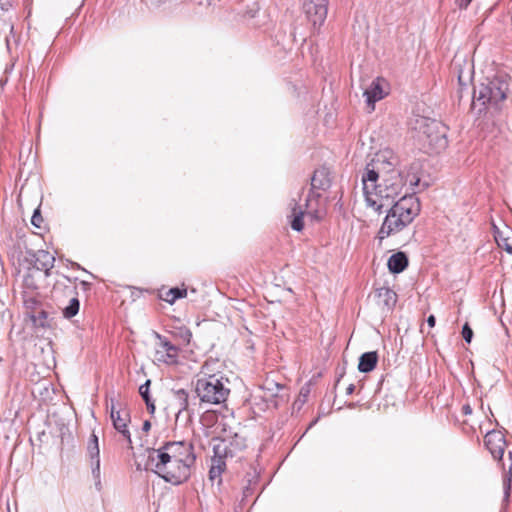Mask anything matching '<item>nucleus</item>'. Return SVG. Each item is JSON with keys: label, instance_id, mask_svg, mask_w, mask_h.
<instances>
[{"label": "nucleus", "instance_id": "f257e3e1", "mask_svg": "<svg viewBox=\"0 0 512 512\" xmlns=\"http://www.w3.org/2000/svg\"><path fill=\"white\" fill-rule=\"evenodd\" d=\"M399 164V156L390 148L379 150L367 164L361 177L362 190L367 206L374 211L380 213L390 207L406 186L412 191L420 186V177L414 172L404 176L397 169Z\"/></svg>", "mask_w": 512, "mask_h": 512}, {"label": "nucleus", "instance_id": "f03ea898", "mask_svg": "<svg viewBox=\"0 0 512 512\" xmlns=\"http://www.w3.org/2000/svg\"><path fill=\"white\" fill-rule=\"evenodd\" d=\"M196 456L193 445L186 441L167 442L149 451L146 468L174 485L188 480Z\"/></svg>", "mask_w": 512, "mask_h": 512}, {"label": "nucleus", "instance_id": "7ed1b4c3", "mask_svg": "<svg viewBox=\"0 0 512 512\" xmlns=\"http://www.w3.org/2000/svg\"><path fill=\"white\" fill-rule=\"evenodd\" d=\"M415 192L416 188L412 191L410 186H406L401 198L389 208L379 230L380 239L402 231L419 214L420 204L414 196Z\"/></svg>", "mask_w": 512, "mask_h": 512}, {"label": "nucleus", "instance_id": "20e7f679", "mask_svg": "<svg viewBox=\"0 0 512 512\" xmlns=\"http://www.w3.org/2000/svg\"><path fill=\"white\" fill-rule=\"evenodd\" d=\"M511 77L505 73H497L486 78L474 88V103L486 110L499 112L504 108L510 92Z\"/></svg>", "mask_w": 512, "mask_h": 512}, {"label": "nucleus", "instance_id": "39448f33", "mask_svg": "<svg viewBox=\"0 0 512 512\" xmlns=\"http://www.w3.org/2000/svg\"><path fill=\"white\" fill-rule=\"evenodd\" d=\"M229 381L218 374H210L209 365L205 363L195 384V392L203 404L218 405L224 403L230 393Z\"/></svg>", "mask_w": 512, "mask_h": 512}, {"label": "nucleus", "instance_id": "423d86ee", "mask_svg": "<svg viewBox=\"0 0 512 512\" xmlns=\"http://www.w3.org/2000/svg\"><path fill=\"white\" fill-rule=\"evenodd\" d=\"M413 137L425 148L439 153L447 147V127L441 122L424 116H415L410 121Z\"/></svg>", "mask_w": 512, "mask_h": 512}, {"label": "nucleus", "instance_id": "0eeeda50", "mask_svg": "<svg viewBox=\"0 0 512 512\" xmlns=\"http://www.w3.org/2000/svg\"><path fill=\"white\" fill-rule=\"evenodd\" d=\"M303 11L314 28H319L326 20L328 0H304Z\"/></svg>", "mask_w": 512, "mask_h": 512}, {"label": "nucleus", "instance_id": "6e6552de", "mask_svg": "<svg viewBox=\"0 0 512 512\" xmlns=\"http://www.w3.org/2000/svg\"><path fill=\"white\" fill-rule=\"evenodd\" d=\"M158 342L155 349V360L165 364H175L178 360L179 348L167 338L156 333Z\"/></svg>", "mask_w": 512, "mask_h": 512}, {"label": "nucleus", "instance_id": "1a4fd4ad", "mask_svg": "<svg viewBox=\"0 0 512 512\" xmlns=\"http://www.w3.org/2000/svg\"><path fill=\"white\" fill-rule=\"evenodd\" d=\"M110 418L114 428L127 439L129 444H131V435L127 428V425L130 422V414L128 410L122 407L121 404L115 405L112 401L110 407Z\"/></svg>", "mask_w": 512, "mask_h": 512}, {"label": "nucleus", "instance_id": "9d476101", "mask_svg": "<svg viewBox=\"0 0 512 512\" xmlns=\"http://www.w3.org/2000/svg\"><path fill=\"white\" fill-rule=\"evenodd\" d=\"M484 444L494 459H502L506 447V440L501 431L492 430L488 432L484 437Z\"/></svg>", "mask_w": 512, "mask_h": 512}, {"label": "nucleus", "instance_id": "9b49d317", "mask_svg": "<svg viewBox=\"0 0 512 512\" xmlns=\"http://www.w3.org/2000/svg\"><path fill=\"white\" fill-rule=\"evenodd\" d=\"M88 454L91 460L92 475L97 490H101L100 450L98 437L92 434L88 442Z\"/></svg>", "mask_w": 512, "mask_h": 512}, {"label": "nucleus", "instance_id": "f8f14e48", "mask_svg": "<svg viewBox=\"0 0 512 512\" xmlns=\"http://www.w3.org/2000/svg\"><path fill=\"white\" fill-rule=\"evenodd\" d=\"M221 441L224 446L225 456L233 457L237 452L242 451L246 447V439L239 432L224 431Z\"/></svg>", "mask_w": 512, "mask_h": 512}, {"label": "nucleus", "instance_id": "ddd939ff", "mask_svg": "<svg viewBox=\"0 0 512 512\" xmlns=\"http://www.w3.org/2000/svg\"><path fill=\"white\" fill-rule=\"evenodd\" d=\"M373 298L376 305L382 311H389L397 301L396 293L388 287H381L376 289Z\"/></svg>", "mask_w": 512, "mask_h": 512}, {"label": "nucleus", "instance_id": "4468645a", "mask_svg": "<svg viewBox=\"0 0 512 512\" xmlns=\"http://www.w3.org/2000/svg\"><path fill=\"white\" fill-rule=\"evenodd\" d=\"M313 201L314 200L310 197L306 200L305 210L301 206H298L296 203L294 204V206L292 207L291 215H290V218H291L290 224H291V227L293 230L301 231L303 229V227H304L303 216L305 213H308V214L311 213L310 208L312 206Z\"/></svg>", "mask_w": 512, "mask_h": 512}, {"label": "nucleus", "instance_id": "2eb2a0df", "mask_svg": "<svg viewBox=\"0 0 512 512\" xmlns=\"http://www.w3.org/2000/svg\"><path fill=\"white\" fill-rule=\"evenodd\" d=\"M364 96L366 97V103L369 111L372 112L375 109V103L384 98L385 92L381 85V79L374 80L370 87L365 90Z\"/></svg>", "mask_w": 512, "mask_h": 512}, {"label": "nucleus", "instance_id": "dca6fc26", "mask_svg": "<svg viewBox=\"0 0 512 512\" xmlns=\"http://www.w3.org/2000/svg\"><path fill=\"white\" fill-rule=\"evenodd\" d=\"M55 257L46 250H39L35 254V266L38 270H43L48 275L49 270L54 267Z\"/></svg>", "mask_w": 512, "mask_h": 512}, {"label": "nucleus", "instance_id": "f3484780", "mask_svg": "<svg viewBox=\"0 0 512 512\" xmlns=\"http://www.w3.org/2000/svg\"><path fill=\"white\" fill-rule=\"evenodd\" d=\"M331 184L330 172L327 168H319L315 170L312 179L311 186L312 189H320L325 190L329 188Z\"/></svg>", "mask_w": 512, "mask_h": 512}, {"label": "nucleus", "instance_id": "a211bd4d", "mask_svg": "<svg viewBox=\"0 0 512 512\" xmlns=\"http://www.w3.org/2000/svg\"><path fill=\"white\" fill-rule=\"evenodd\" d=\"M408 265V258L403 252H397L388 259L387 266L391 273L397 274L405 270Z\"/></svg>", "mask_w": 512, "mask_h": 512}, {"label": "nucleus", "instance_id": "6ab92c4d", "mask_svg": "<svg viewBox=\"0 0 512 512\" xmlns=\"http://www.w3.org/2000/svg\"><path fill=\"white\" fill-rule=\"evenodd\" d=\"M378 361V355L375 351L366 352L359 359L358 369L363 373L372 371Z\"/></svg>", "mask_w": 512, "mask_h": 512}, {"label": "nucleus", "instance_id": "aec40b11", "mask_svg": "<svg viewBox=\"0 0 512 512\" xmlns=\"http://www.w3.org/2000/svg\"><path fill=\"white\" fill-rule=\"evenodd\" d=\"M225 469L224 461L219 457L213 460L212 466L209 470V478L214 481L216 479L221 481L220 476Z\"/></svg>", "mask_w": 512, "mask_h": 512}, {"label": "nucleus", "instance_id": "412c9836", "mask_svg": "<svg viewBox=\"0 0 512 512\" xmlns=\"http://www.w3.org/2000/svg\"><path fill=\"white\" fill-rule=\"evenodd\" d=\"M79 300L74 297L70 300L69 305L63 309V315L65 318L70 319L74 317L79 311Z\"/></svg>", "mask_w": 512, "mask_h": 512}, {"label": "nucleus", "instance_id": "4be33fe9", "mask_svg": "<svg viewBox=\"0 0 512 512\" xmlns=\"http://www.w3.org/2000/svg\"><path fill=\"white\" fill-rule=\"evenodd\" d=\"M176 399L179 402V412L189 410V394L184 389L177 390L175 392Z\"/></svg>", "mask_w": 512, "mask_h": 512}, {"label": "nucleus", "instance_id": "5701e85b", "mask_svg": "<svg viewBox=\"0 0 512 512\" xmlns=\"http://www.w3.org/2000/svg\"><path fill=\"white\" fill-rule=\"evenodd\" d=\"M187 294L186 289L171 288L164 298L165 301L173 304L177 299L185 297Z\"/></svg>", "mask_w": 512, "mask_h": 512}, {"label": "nucleus", "instance_id": "b1692460", "mask_svg": "<svg viewBox=\"0 0 512 512\" xmlns=\"http://www.w3.org/2000/svg\"><path fill=\"white\" fill-rule=\"evenodd\" d=\"M281 389L282 386L277 383L266 382L264 385V390L267 391L268 393H265V397L268 398L272 396H277V392Z\"/></svg>", "mask_w": 512, "mask_h": 512}, {"label": "nucleus", "instance_id": "393cba45", "mask_svg": "<svg viewBox=\"0 0 512 512\" xmlns=\"http://www.w3.org/2000/svg\"><path fill=\"white\" fill-rule=\"evenodd\" d=\"M150 380H147L143 385L139 387V393L144 399L146 405H150V397H149V387H150Z\"/></svg>", "mask_w": 512, "mask_h": 512}, {"label": "nucleus", "instance_id": "a878e982", "mask_svg": "<svg viewBox=\"0 0 512 512\" xmlns=\"http://www.w3.org/2000/svg\"><path fill=\"white\" fill-rule=\"evenodd\" d=\"M462 335H463L464 340L467 343L471 342L472 337H473V331H472V329L469 327V325L467 323L463 326Z\"/></svg>", "mask_w": 512, "mask_h": 512}, {"label": "nucleus", "instance_id": "bb28decb", "mask_svg": "<svg viewBox=\"0 0 512 512\" xmlns=\"http://www.w3.org/2000/svg\"><path fill=\"white\" fill-rule=\"evenodd\" d=\"M43 219L38 210H36L32 216L31 222L34 226L40 228Z\"/></svg>", "mask_w": 512, "mask_h": 512}, {"label": "nucleus", "instance_id": "cd10ccee", "mask_svg": "<svg viewBox=\"0 0 512 512\" xmlns=\"http://www.w3.org/2000/svg\"><path fill=\"white\" fill-rule=\"evenodd\" d=\"M471 1L472 0H455V3L460 9H466Z\"/></svg>", "mask_w": 512, "mask_h": 512}, {"label": "nucleus", "instance_id": "c85d7f7f", "mask_svg": "<svg viewBox=\"0 0 512 512\" xmlns=\"http://www.w3.org/2000/svg\"><path fill=\"white\" fill-rule=\"evenodd\" d=\"M150 428H151V423L148 420L144 421L142 430L144 432H148L150 430Z\"/></svg>", "mask_w": 512, "mask_h": 512}, {"label": "nucleus", "instance_id": "c756f323", "mask_svg": "<svg viewBox=\"0 0 512 512\" xmlns=\"http://www.w3.org/2000/svg\"><path fill=\"white\" fill-rule=\"evenodd\" d=\"M427 323L430 327H434L435 325V317L433 315H430L427 319Z\"/></svg>", "mask_w": 512, "mask_h": 512}, {"label": "nucleus", "instance_id": "7c9ffc66", "mask_svg": "<svg viewBox=\"0 0 512 512\" xmlns=\"http://www.w3.org/2000/svg\"><path fill=\"white\" fill-rule=\"evenodd\" d=\"M504 249L512 255V244L508 243L507 240L505 241Z\"/></svg>", "mask_w": 512, "mask_h": 512}, {"label": "nucleus", "instance_id": "2f4dec72", "mask_svg": "<svg viewBox=\"0 0 512 512\" xmlns=\"http://www.w3.org/2000/svg\"><path fill=\"white\" fill-rule=\"evenodd\" d=\"M147 408L150 411V413H153L155 411L154 403L150 401V405H147Z\"/></svg>", "mask_w": 512, "mask_h": 512}, {"label": "nucleus", "instance_id": "473e14b6", "mask_svg": "<svg viewBox=\"0 0 512 512\" xmlns=\"http://www.w3.org/2000/svg\"><path fill=\"white\" fill-rule=\"evenodd\" d=\"M354 390V386L353 385H350L348 388H347V393L348 394H351Z\"/></svg>", "mask_w": 512, "mask_h": 512}, {"label": "nucleus", "instance_id": "72a5a7b5", "mask_svg": "<svg viewBox=\"0 0 512 512\" xmlns=\"http://www.w3.org/2000/svg\"><path fill=\"white\" fill-rule=\"evenodd\" d=\"M463 409H464L465 414L471 413V409L469 406H465Z\"/></svg>", "mask_w": 512, "mask_h": 512}, {"label": "nucleus", "instance_id": "f704fd0d", "mask_svg": "<svg viewBox=\"0 0 512 512\" xmlns=\"http://www.w3.org/2000/svg\"><path fill=\"white\" fill-rule=\"evenodd\" d=\"M411 170H417L418 169V165L413 163L410 167Z\"/></svg>", "mask_w": 512, "mask_h": 512}, {"label": "nucleus", "instance_id": "c9c22d12", "mask_svg": "<svg viewBox=\"0 0 512 512\" xmlns=\"http://www.w3.org/2000/svg\"><path fill=\"white\" fill-rule=\"evenodd\" d=\"M185 334H186L187 339L189 340L191 333L188 330H186Z\"/></svg>", "mask_w": 512, "mask_h": 512}]
</instances>
